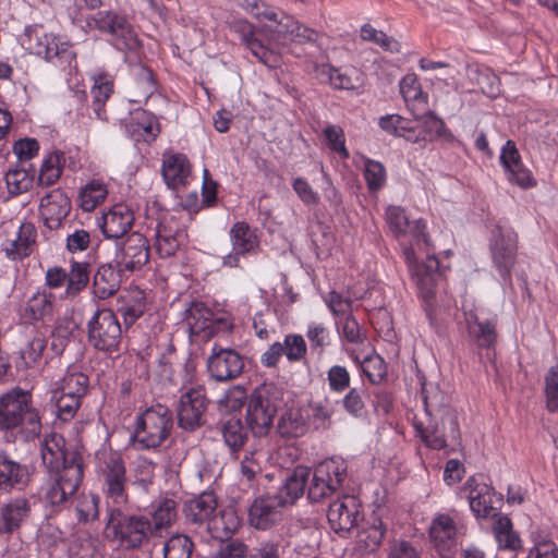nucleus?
I'll return each mask as SVG.
<instances>
[{
	"mask_svg": "<svg viewBox=\"0 0 558 558\" xmlns=\"http://www.w3.org/2000/svg\"><path fill=\"white\" fill-rule=\"evenodd\" d=\"M113 93V84L106 76L95 78L90 94L93 97V110L97 119L107 120V114L104 109L106 101Z\"/></svg>",
	"mask_w": 558,
	"mask_h": 558,
	"instance_id": "nucleus-42",
	"label": "nucleus"
},
{
	"mask_svg": "<svg viewBox=\"0 0 558 558\" xmlns=\"http://www.w3.org/2000/svg\"><path fill=\"white\" fill-rule=\"evenodd\" d=\"M310 477L311 481L307 483V499L311 502H320L338 492L332 484L322 481V478L313 472H311Z\"/></svg>",
	"mask_w": 558,
	"mask_h": 558,
	"instance_id": "nucleus-51",
	"label": "nucleus"
},
{
	"mask_svg": "<svg viewBox=\"0 0 558 558\" xmlns=\"http://www.w3.org/2000/svg\"><path fill=\"white\" fill-rule=\"evenodd\" d=\"M379 126L387 133L405 138V135L411 132L412 121L399 114H387L379 119Z\"/></svg>",
	"mask_w": 558,
	"mask_h": 558,
	"instance_id": "nucleus-55",
	"label": "nucleus"
},
{
	"mask_svg": "<svg viewBox=\"0 0 558 558\" xmlns=\"http://www.w3.org/2000/svg\"><path fill=\"white\" fill-rule=\"evenodd\" d=\"M230 29L239 35L242 43L251 50L258 61L265 65L275 66L277 61L276 54L255 37L254 27L248 21L235 19L230 22Z\"/></svg>",
	"mask_w": 558,
	"mask_h": 558,
	"instance_id": "nucleus-23",
	"label": "nucleus"
},
{
	"mask_svg": "<svg viewBox=\"0 0 558 558\" xmlns=\"http://www.w3.org/2000/svg\"><path fill=\"white\" fill-rule=\"evenodd\" d=\"M178 504L175 500L166 498L154 506L149 517V525L154 537H162L170 529L178 517Z\"/></svg>",
	"mask_w": 558,
	"mask_h": 558,
	"instance_id": "nucleus-29",
	"label": "nucleus"
},
{
	"mask_svg": "<svg viewBox=\"0 0 558 558\" xmlns=\"http://www.w3.org/2000/svg\"><path fill=\"white\" fill-rule=\"evenodd\" d=\"M283 405V392L274 384L256 387L248 398L246 423L252 433L262 437L268 434L278 411Z\"/></svg>",
	"mask_w": 558,
	"mask_h": 558,
	"instance_id": "nucleus-3",
	"label": "nucleus"
},
{
	"mask_svg": "<svg viewBox=\"0 0 558 558\" xmlns=\"http://www.w3.org/2000/svg\"><path fill=\"white\" fill-rule=\"evenodd\" d=\"M490 530L498 549L514 554L522 548L520 535L508 515L492 513Z\"/></svg>",
	"mask_w": 558,
	"mask_h": 558,
	"instance_id": "nucleus-24",
	"label": "nucleus"
},
{
	"mask_svg": "<svg viewBox=\"0 0 558 558\" xmlns=\"http://www.w3.org/2000/svg\"><path fill=\"white\" fill-rule=\"evenodd\" d=\"M52 47L51 51V62H54L57 65L62 69L72 68L76 65V53L74 52L72 46L69 43H61L57 38L56 43Z\"/></svg>",
	"mask_w": 558,
	"mask_h": 558,
	"instance_id": "nucleus-56",
	"label": "nucleus"
},
{
	"mask_svg": "<svg viewBox=\"0 0 558 558\" xmlns=\"http://www.w3.org/2000/svg\"><path fill=\"white\" fill-rule=\"evenodd\" d=\"M445 130V122L434 112L427 111L412 121L411 132L405 135V140L412 143L434 141L440 137Z\"/></svg>",
	"mask_w": 558,
	"mask_h": 558,
	"instance_id": "nucleus-25",
	"label": "nucleus"
},
{
	"mask_svg": "<svg viewBox=\"0 0 558 558\" xmlns=\"http://www.w3.org/2000/svg\"><path fill=\"white\" fill-rule=\"evenodd\" d=\"M500 162L509 182L523 189L535 184L530 171L521 162V157L514 142H506L500 153Z\"/></svg>",
	"mask_w": 558,
	"mask_h": 558,
	"instance_id": "nucleus-21",
	"label": "nucleus"
},
{
	"mask_svg": "<svg viewBox=\"0 0 558 558\" xmlns=\"http://www.w3.org/2000/svg\"><path fill=\"white\" fill-rule=\"evenodd\" d=\"M361 37L364 40L375 43L384 50L389 52H399L400 43L392 37H389L383 31H377L369 24H364L361 28Z\"/></svg>",
	"mask_w": 558,
	"mask_h": 558,
	"instance_id": "nucleus-47",
	"label": "nucleus"
},
{
	"mask_svg": "<svg viewBox=\"0 0 558 558\" xmlns=\"http://www.w3.org/2000/svg\"><path fill=\"white\" fill-rule=\"evenodd\" d=\"M64 161L63 153H50L41 163L38 175L39 184L45 186L54 184L62 174Z\"/></svg>",
	"mask_w": 558,
	"mask_h": 558,
	"instance_id": "nucleus-41",
	"label": "nucleus"
},
{
	"mask_svg": "<svg viewBox=\"0 0 558 558\" xmlns=\"http://www.w3.org/2000/svg\"><path fill=\"white\" fill-rule=\"evenodd\" d=\"M276 31L279 34L289 36L291 40L298 44L318 43L322 37L315 29L301 24L292 16L286 14L280 16L278 28H276Z\"/></svg>",
	"mask_w": 558,
	"mask_h": 558,
	"instance_id": "nucleus-36",
	"label": "nucleus"
},
{
	"mask_svg": "<svg viewBox=\"0 0 558 558\" xmlns=\"http://www.w3.org/2000/svg\"><path fill=\"white\" fill-rule=\"evenodd\" d=\"M150 256L149 246H117L116 268L123 271H133L145 265Z\"/></svg>",
	"mask_w": 558,
	"mask_h": 558,
	"instance_id": "nucleus-33",
	"label": "nucleus"
},
{
	"mask_svg": "<svg viewBox=\"0 0 558 558\" xmlns=\"http://www.w3.org/2000/svg\"><path fill=\"white\" fill-rule=\"evenodd\" d=\"M248 556L247 545L235 538L219 546L211 555V558H246Z\"/></svg>",
	"mask_w": 558,
	"mask_h": 558,
	"instance_id": "nucleus-58",
	"label": "nucleus"
},
{
	"mask_svg": "<svg viewBox=\"0 0 558 558\" xmlns=\"http://www.w3.org/2000/svg\"><path fill=\"white\" fill-rule=\"evenodd\" d=\"M32 502L25 496L10 498L0 505V535L20 533L32 517Z\"/></svg>",
	"mask_w": 558,
	"mask_h": 558,
	"instance_id": "nucleus-15",
	"label": "nucleus"
},
{
	"mask_svg": "<svg viewBox=\"0 0 558 558\" xmlns=\"http://www.w3.org/2000/svg\"><path fill=\"white\" fill-rule=\"evenodd\" d=\"M51 400L56 407L57 416L63 422L73 418L81 405V398L66 395L60 390L53 392Z\"/></svg>",
	"mask_w": 558,
	"mask_h": 558,
	"instance_id": "nucleus-45",
	"label": "nucleus"
},
{
	"mask_svg": "<svg viewBox=\"0 0 558 558\" xmlns=\"http://www.w3.org/2000/svg\"><path fill=\"white\" fill-rule=\"evenodd\" d=\"M9 192L19 195L27 192L33 185V177L25 169H12L5 174Z\"/></svg>",
	"mask_w": 558,
	"mask_h": 558,
	"instance_id": "nucleus-50",
	"label": "nucleus"
},
{
	"mask_svg": "<svg viewBox=\"0 0 558 558\" xmlns=\"http://www.w3.org/2000/svg\"><path fill=\"white\" fill-rule=\"evenodd\" d=\"M122 274L111 264L99 267L94 276V293L99 299H107L117 293L122 282Z\"/></svg>",
	"mask_w": 558,
	"mask_h": 558,
	"instance_id": "nucleus-34",
	"label": "nucleus"
},
{
	"mask_svg": "<svg viewBox=\"0 0 558 558\" xmlns=\"http://www.w3.org/2000/svg\"><path fill=\"white\" fill-rule=\"evenodd\" d=\"M361 504L351 495H343L329 505L327 519L336 533L350 532L360 521Z\"/></svg>",
	"mask_w": 558,
	"mask_h": 558,
	"instance_id": "nucleus-14",
	"label": "nucleus"
},
{
	"mask_svg": "<svg viewBox=\"0 0 558 558\" xmlns=\"http://www.w3.org/2000/svg\"><path fill=\"white\" fill-rule=\"evenodd\" d=\"M22 342L20 344V356L26 366L38 363L44 350L47 347L45 335L34 326H25L22 333Z\"/></svg>",
	"mask_w": 558,
	"mask_h": 558,
	"instance_id": "nucleus-27",
	"label": "nucleus"
},
{
	"mask_svg": "<svg viewBox=\"0 0 558 558\" xmlns=\"http://www.w3.org/2000/svg\"><path fill=\"white\" fill-rule=\"evenodd\" d=\"M71 202L61 189H54L40 199V213L50 231L63 229L62 220L69 215Z\"/></svg>",
	"mask_w": 558,
	"mask_h": 558,
	"instance_id": "nucleus-18",
	"label": "nucleus"
},
{
	"mask_svg": "<svg viewBox=\"0 0 558 558\" xmlns=\"http://www.w3.org/2000/svg\"><path fill=\"white\" fill-rule=\"evenodd\" d=\"M404 255L410 264L415 263L414 279L418 294L426 304H429L435 296L439 271L449 268V265H445L438 255L429 252H426L425 259L422 263H417L413 246H407Z\"/></svg>",
	"mask_w": 558,
	"mask_h": 558,
	"instance_id": "nucleus-11",
	"label": "nucleus"
},
{
	"mask_svg": "<svg viewBox=\"0 0 558 558\" xmlns=\"http://www.w3.org/2000/svg\"><path fill=\"white\" fill-rule=\"evenodd\" d=\"M40 456L49 472L66 470L71 466L83 469L81 453L73 447H68L64 437L57 433L45 437L40 446Z\"/></svg>",
	"mask_w": 558,
	"mask_h": 558,
	"instance_id": "nucleus-10",
	"label": "nucleus"
},
{
	"mask_svg": "<svg viewBox=\"0 0 558 558\" xmlns=\"http://www.w3.org/2000/svg\"><path fill=\"white\" fill-rule=\"evenodd\" d=\"M400 93L407 102H426L427 97L423 95L421 84L414 74H408L401 80Z\"/></svg>",
	"mask_w": 558,
	"mask_h": 558,
	"instance_id": "nucleus-59",
	"label": "nucleus"
},
{
	"mask_svg": "<svg viewBox=\"0 0 558 558\" xmlns=\"http://www.w3.org/2000/svg\"><path fill=\"white\" fill-rule=\"evenodd\" d=\"M464 490L468 492V500L470 508L477 520H486L488 518V485L484 482L483 476L470 477Z\"/></svg>",
	"mask_w": 558,
	"mask_h": 558,
	"instance_id": "nucleus-30",
	"label": "nucleus"
},
{
	"mask_svg": "<svg viewBox=\"0 0 558 558\" xmlns=\"http://www.w3.org/2000/svg\"><path fill=\"white\" fill-rule=\"evenodd\" d=\"M329 389L341 393L350 386V373L342 365H333L327 372Z\"/></svg>",
	"mask_w": 558,
	"mask_h": 558,
	"instance_id": "nucleus-61",
	"label": "nucleus"
},
{
	"mask_svg": "<svg viewBox=\"0 0 558 558\" xmlns=\"http://www.w3.org/2000/svg\"><path fill=\"white\" fill-rule=\"evenodd\" d=\"M107 186L99 180H92L81 187L77 204L84 211H92L107 197Z\"/></svg>",
	"mask_w": 558,
	"mask_h": 558,
	"instance_id": "nucleus-39",
	"label": "nucleus"
},
{
	"mask_svg": "<svg viewBox=\"0 0 558 558\" xmlns=\"http://www.w3.org/2000/svg\"><path fill=\"white\" fill-rule=\"evenodd\" d=\"M311 414L308 415L316 429H326L330 426L332 407L328 401L315 402L310 405Z\"/></svg>",
	"mask_w": 558,
	"mask_h": 558,
	"instance_id": "nucleus-62",
	"label": "nucleus"
},
{
	"mask_svg": "<svg viewBox=\"0 0 558 558\" xmlns=\"http://www.w3.org/2000/svg\"><path fill=\"white\" fill-rule=\"evenodd\" d=\"M89 265L88 260L72 258L71 269L66 278V289L63 294L64 298L72 299L86 288L89 281Z\"/></svg>",
	"mask_w": 558,
	"mask_h": 558,
	"instance_id": "nucleus-38",
	"label": "nucleus"
},
{
	"mask_svg": "<svg viewBox=\"0 0 558 558\" xmlns=\"http://www.w3.org/2000/svg\"><path fill=\"white\" fill-rule=\"evenodd\" d=\"M283 546L279 542L264 541L248 550V558H281Z\"/></svg>",
	"mask_w": 558,
	"mask_h": 558,
	"instance_id": "nucleus-63",
	"label": "nucleus"
},
{
	"mask_svg": "<svg viewBox=\"0 0 558 558\" xmlns=\"http://www.w3.org/2000/svg\"><path fill=\"white\" fill-rule=\"evenodd\" d=\"M101 232L108 240H118L124 236L133 225L132 211L123 205L114 206L102 218Z\"/></svg>",
	"mask_w": 558,
	"mask_h": 558,
	"instance_id": "nucleus-26",
	"label": "nucleus"
},
{
	"mask_svg": "<svg viewBox=\"0 0 558 558\" xmlns=\"http://www.w3.org/2000/svg\"><path fill=\"white\" fill-rule=\"evenodd\" d=\"M52 311L50 296L45 292L35 293L26 303L24 317L29 320L43 319Z\"/></svg>",
	"mask_w": 558,
	"mask_h": 558,
	"instance_id": "nucleus-46",
	"label": "nucleus"
},
{
	"mask_svg": "<svg viewBox=\"0 0 558 558\" xmlns=\"http://www.w3.org/2000/svg\"><path fill=\"white\" fill-rule=\"evenodd\" d=\"M277 429L286 438L304 435L307 426L301 410L290 409L283 412L278 421Z\"/></svg>",
	"mask_w": 558,
	"mask_h": 558,
	"instance_id": "nucleus-40",
	"label": "nucleus"
},
{
	"mask_svg": "<svg viewBox=\"0 0 558 558\" xmlns=\"http://www.w3.org/2000/svg\"><path fill=\"white\" fill-rule=\"evenodd\" d=\"M83 474V469L77 466L49 472V477L41 487L45 504L54 510L62 509L77 492Z\"/></svg>",
	"mask_w": 558,
	"mask_h": 558,
	"instance_id": "nucleus-5",
	"label": "nucleus"
},
{
	"mask_svg": "<svg viewBox=\"0 0 558 558\" xmlns=\"http://www.w3.org/2000/svg\"><path fill=\"white\" fill-rule=\"evenodd\" d=\"M184 324L191 337H201L204 341L218 332L228 331L232 327L226 315L216 316L202 302H193L185 310Z\"/></svg>",
	"mask_w": 558,
	"mask_h": 558,
	"instance_id": "nucleus-7",
	"label": "nucleus"
},
{
	"mask_svg": "<svg viewBox=\"0 0 558 558\" xmlns=\"http://www.w3.org/2000/svg\"><path fill=\"white\" fill-rule=\"evenodd\" d=\"M193 542L185 534L177 533L169 537L163 545V558H190Z\"/></svg>",
	"mask_w": 558,
	"mask_h": 558,
	"instance_id": "nucleus-44",
	"label": "nucleus"
},
{
	"mask_svg": "<svg viewBox=\"0 0 558 558\" xmlns=\"http://www.w3.org/2000/svg\"><path fill=\"white\" fill-rule=\"evenodd\" d=\"M57 37L45 33L40 25H29L25 27L23 44L29 50L46 60H51V46L54 45Z\"/></svg>",
	"mask_w": 558,
	"mask_h": 558,
	"instance_id": "nucleus-35",
	"label": "nucleus"
},
{
	"mask_svg": "<svg viewBox=\"0 0 558 558\" xmlns=\"http://www.w3.org/2000/svg\"><path fill=\"white\" fill-rule=\"evenodd\" d=\"M389 536L388 523L379 512H373L359 526L355 536V547L362 554H374Z\"/></svg>",
	"mask_w": 558,
	"mask_h": 558,
	"instance_id": "nucleus-16",
	"label": "nucleus"
},
{
	"mask_svg": "<svg viewBox=\"0 0 558 558\" xmlns=\"http://www.w3.org/2000/svg\"><path fill=\"white\" fill-rule=\"evenodd\" d=\"M29 481L28 465L13 459L8 452H0V489L2 492L22 490Z\"/></svg>",
	"mask_w": 558,
	"mask_h": 558,
	"instance_id": "nucleus-17",
	"label": "nucleus"
},
{
	"mask_svg": "<svg viewBox=\"0 0 558 558\" xmlns=\"http://www.w3.org/2000/svg\"><path fill=\"white\" fill-rule=\"evenodd\" d=\"M99 497L94 494L83 495L76 506L78 520L82 522L94 521L99 515Z\"/></svg>",
	"mask_w": 558,
	"mask_h": 558,
	"instance_id": "nucleus-57",
	"label": "nucleus"
},
{
	"mask_svg": "<svg viewBox=\"0 0 558 558\" xmlns=\"http://www.w3.org/2000/svg\"><path fill=\"white\" fill-rule=\"evenodd\" d=\"M546 408L549 412L558 411V366L551 367L545 377Z\"/></svg>",
	"mask_w": 558,
	"mask_h": 558,
	"instance_id": "nucleus-60",
	"label": "nucleus"
},
{
	"mask_svg": "<svg viewBox=\"0 0 558 558\" xmlns=\"http://www.w3.org/2000/svg\"><path fill=\"white\" fill-rule=\"evenodd\" d=\"M88 377L83 373H69L63 377L61 388L66 395L83 398L87 391Z\"/></svg>",
	"mask_w": 558,
	"mask_h": 558,
	"instance_id": "nucleus-54",
	"label": "nucleus"
},
{
	"mask_svg": "<svg viewBox=\"0 0 558 558\" xmlns=\"http://www.w3.org/2000/svg\"><path fill=\"white\" fill-rule=\"evenodd\" d=\"M282 500L277 496H263L250 508L248 521L257 530H267L281 520Z\"/></svg>",
	"mask_w": 558,
	"mask_h": 558,
	"instance_id": "nucleus-20",
	"label": "nucleus"
},
{
	"mask_svg": "<svg viewBox=\"0 0 558 558\" xmlns=\"http://www.w3.org/2000/svg\"><path fill=\"white\" fill-rule=\"evenodd\" d=\"M429 536L442 558H453L457 546V527L449 515L440 514L433 520Z\"/></svg>",
	"mask_w": 558,
	"mask_h": 558,
	"instance_id": "nucleus-19",
	"label": "nucleus"
},
{
	"mask_svg": "<svg viewBox=\"0 0 558 558\" xmlns=\"http://www.w3.org/2000/svg\"><path fill=\"white\" fill-rule=\"evenodd\" d=\"M386 221L392 233L398 238L408 233L410 223L405 209L401 206L390 205L385 211Z\"/></svg>",
	"mask_w": 558,
	"mask_h": 558,
	"instance_id": "nucleus-49",
	"label": "nucleus"
},
{
	"mask_svg": "<svg viewBox=\"0 0 558 558\" xmlns=\"http://www.w3.org/2000/svg\"><path fill=\"white\" fill-rule=\"evenodd\" d=\"M185 520L190 524H210L217 515V498L213 492H204L187 500L183 507Z\"/></svg>",
	"mask_w": 558,
	"mask_h": 558,
	"instance_id": "nucleus-22",
	"label": "nucleus"
},
{
	"mask_svg": "<svg viewBox=\"0 0 558 558\" xmlns=\"http://www.w3.org/2000/svg\"><path fill=\"white\" fill-rule=\"evenodd\" d=\"M88 25L101 33L109 34L113 45L120 50H136L138 38L126 17L113 11H98L89 20Z\"/></svg>",
	"mask_w": 558,
	"mask_h": 558,
	"instance_id": "nucleus-6",
	"label": "nucleus"
},
{
	"mask_svg": "<svg viewBox=\"0 0 558 558\" xmlns=\"http://www.w3.org/2000/svg\"><path fill=\"white\" fill-rule=\"evenodd\" d=\"M146 311V296L137 287L123 291L118 299V312L126 325L134 324Z\"/></svg>",
	"mask_w": 558,
	"mask_h": 558,
	"instance_id": "nucleus-28",
	"label": "nucleus"
},
{
	"mask_svg": "<svg viewBox=\"0 0 558 558\" xmlns=\"http://www.w3.org/2000/svg\"><path fill=\"white\" fill-rule=\"evenodd\" d=\"M191 173V166L186 156L173 154L165 158L162 177L168 186L177 189L184 185Z\"/></svg>",
	"mask_w": 558,
	"mask_h": 558,
	"instance_id": "nucleus-32",
	"label": "nucleus"
},
{
	"mask_svg": "<svg viewBox=\"0 0 558 558\" xmlns=\"http://www.w3.org/2000/svg\"><path fill=\"white\" fill-rule=\"evenodd\" d=\"M526 558H558V546L553 539L539 538L530 549Z\"/></svg>",
	"mask_w": 558,
	"mask_h": 558,
	"instance_id": "nucleus-64",
	"label": "nucleus"
},
{
	"mask_svg": "<svg viewBox=\"0 0 558 558\" xmlns=\"http://www.w3.org/2000/svg\"><path fill=\"white\" fill-rule=\"evenodd\" d=\"M246 399L245 389L242 386H234L225 392L223 397L219 399L218 405L221 411L236 412L242 409Z\"/></svg>",
	"mask_w": 558,
	"mask_h": 558,
	"instance_id": "nucleus-53",
	"label": "nucleus"
},
{
	"mask_svg": "<svg viewBox=\"0 0 558 558\" xmlns=\"http://www.w3.org/2000/svg\"><path fill=\"white\" fill-rule=\"evenodd\" d=\"M97 457L107 496L114 504L125 502L128 500L126 469L122 454L119 451L109 450L98 453Z\"/></svg>",
	"mask_w": 558,
	"mask_h": 558,
	"instance_id": "nucleus-9",
	"label": "nucleus"
},
{
	"mask_svg": "<svg viewBox=\"0 0 558 558\" xmlns=\"http://www.w3.org/2000/svg\"><path fill=\"white\" fill-rule=\"evenodd\" d=\"M347 463L340 458H330L318 463L313 473L318 475L322 481L332 484L336 489H340L347 478Z\"/></svg>",
	"mask_w": 558,
	"mask_h": 558,
	"instance_id": "nucleus-37",
	"label": "nucleus"
},
{
	"mask_svg": "<svg viewBox=\"0 0 558 558\" xmlns=\"http://www.w3.org/2000/svg\"><path fill=\"white\" fill-rule=\"evenodd\" d=\"M310 476L311 470L304 466H296L287 475L277 496L279 500H282V505L293 504L304 494Z\"/></svg>",
	"mask_w": 558,
	"mask_h": 558,
	"instance_id": "nucleus-31",
	"label": "nucleus"
},
{
	"mask_svg": "<svg viewBox=\"0 0 558 558\" xmlns=\"http://www.w3.org/2000/svg\"><path fill=\"white\" fill-rule=\"evenodd\" d=\"M172 427V412L158 403L136 417L134 442L142 449H156L169 438Z\"/></svg>",
	"mask_w": 558,
	"mask_h": 558,
	"instance_id": "nucleus-4",
	"label": "nucleus"
},
{
	"mask_svg": "<svg viewBox=\"0 0 558 558\" xmlns=\"http://www.w3.org/2000/svg\"><path fill=\"white\" fill-rule=\"evenodd\" d=\"M221 434L232 452L239 451L247 440V430L239 418H229L222 423Z\"/></svg>",
	"mask_w": 558,
	"mask_h": 558,
	"instance_id": "nucleus-43",
	"label": "nucleus"
},
{
	"mask_svg": "<svg viewBox=\"0 0 558 558\" xmlns=\"http://www.w3.org/2000/svg\"><path fill=\"white\" fill-rule=\"evenodd\" d=\"M121 332L120 323L111 310H98L88 322V340L99 351L109 353L117 351Z\"/></svg>",
	"mask_w": 558,
	"mask_h": 558,
	"instance_id": "nucleus-8",
	"label": "nucleus"
},
{
	"mask_svg": "<svg viewBox=\"0 0 558 558\" xmlns=\"http://www.w3.org/2000/svg\"><path fill=\"white\" fill-rule=\"evenodd\" d=\"M29 391L13 388L0 398V429L25 428L28 434L38 435L41 428L38 412L32 407Z\"/></svg>",
	"mask_w": 558,
	"mask_h": 558,
	"instance_id": "nucleus-2",
	"label": "nucleus"
},
{
	"mask_svg": "<svg viewBox=\"0 0 558 558\" xmlns=\"http://www.w3.org/2000/svg\"><path fill=\"white\" fill-rule=\"evenodd\" d=\"M209 401L203 388H191L182 393L177 408L178 425L186 432H193L206 423Z\"/></svg>",
	"mask_w": 558,
	"mask_h": 558,
	"instance_id": "nucleus-12",
	"label": "nucleus"
},
{
	"mask_svg": "<svg viewBox=\"0 0 558 558\" xmlns=\"http://www.w3.org/2000/svg\"><path fill=\"white\" fill-rule=\"evenodd\" d=\"M244 368V360L233 349L214 347L207 359V371L216 381H229L238 378Z\"/></svg>",
	"mask_w": 558,
	"mask_h": 558,
	"instance_id": "nucleus-13",
	"label": "nucleus"
},
{
	"mask_svg": "<svg viewBox=\"0 0 558 558\" xmlns=\"http://www.w3.org/2000/svg\"><path fill=\"white\" fill-rule=\"evenodd\" d=\"M105 535L126 550L138 549L155 538L148 515L129 514L118 507L108 509Z\"/></svg>",
	"mask_w": 558,
	"mask_h": 558,
	"instance_id": "nucleus-1",
	"label": "nucleus"
},
{
	"mask_svg": "<svg viewBox=\"0 0 558 558\" xmlns=\"http://www.w3.org/2000/svg\"><path fill=\"white\" fill-rule=\"evenodd\" d=\"M465 320L470 338L477 344L480 349L488 348V325L481 322L474 312L466 313Z\"/></svg>",
	"mask_w": 558,
	"mask_h": 558,
	"instance_id": "nucleus-48",
	"label": "nucleus"
},
{
	"mask_svg": "<svg viewBox=\"0 0 558 558\" xmlns=\"http://www.w3.org/2000/svg\"><path fill=\"white\" fill-rule=\"evenodd\" d=\"M364 179L369 191L380 190L386 183L385 167L379 161L367 159L364 166Z\"/></svg>",
	"mask_w": 558,
	"mask_h": 558,
	"instance_id": "nucleus-52",
	"label": "nucleus"
}]
</instances>
